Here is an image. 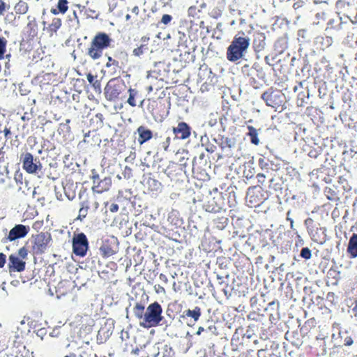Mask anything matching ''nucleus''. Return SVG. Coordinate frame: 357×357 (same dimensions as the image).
I'll use <instances>...</instances> for the list:
<instances>
[{
	"mask_svg": "<svg viewBox=\"0 0 357 357\" xmlns=\"http://www.w3.org/2000/svg\"><path fill=\"white\" fill-rule=\"evenodd\" d=\"M262 163H264V159L260 158V159L259 160V165H261V167H262Z\"/></svg>",
	"mask_w": 357,
	"mask_h": 357,
	"instance_id": "nucleus-61",
	"label": "nucleus"
},
{
	"mask_svg": "<svg viewBox=\"0 0 357 357\" xmlns=\"http://www.w3.org/2000/svg\"><path fill=\"white\" fill-rule=\"evenodd\" d=\"M234 146V140L228 137H226L222 142V148H231Z\"/></svg>",
	"mask_w": 357,
	"mask_h": 357,
	"instance_id": "nucleus-42",
	"label": "nucleus"
},
{
	"mask_svg": "<svg viewBox=\"0 0 357 357\" xmlns=\"http://www.w3.org/2000/svg\"><path fill=\"white\" fill-rule=\"evenodd\" d=\"M266 36L264 33H257L253 40V47L255 51L260 52L263 50L266 46Z\"/></svg>",
	"mask_w": 357,
	"mask_h": 357,
	"instance_id": "nucleus-24",
	"label": "nucleus"
},
{
	"mask_svg": "<svg viewBox=\"0 0 357 357\" xmlns=\"http://www.w3.org/2000/svg\"><path fill=\"white\" fill-rule=\"evenodd\" d=\"M3 132L5 138L6 139H9L11 138L10 128L5 127L4 129L3 130Z\"/></svg>",
	"mask_w": 357,
	"mask_h": 357,
	"instance_id": "nucleus-48",
	"label": "nucleus"
},
{
	"mask_svg": "<svg viewBox=\"0 0 357 357\" xmlns=\"http://www.w3.org/2000/svg\"><path fill=\"white\" fill-rule=\"evenodd\" d=\"M125 89L126 84L123 80L118 78L112 79L105 87V97L109 101H116Z\"/></svg>",
	"mask_w": 357,
	"mask_h": 357,
	"instance_id": "nucleus-6",
	"label": "nucleus"
},
{
	"mask_svg": "<svg viewBox=\"0 0 357 357\" xmlns=\"http://www.w3.org/2000/svg\"><path fill=\"white\" fill-rule=\"evenodd\" d=\"M65 357H76V355L75 354H70L68 356H66Z\"/></svg>",
	"mask_w": 357,
	"mask_h": 357,
	"instance_id": "nucleus-64",
	"label": "nucleus"
},
{
	"mask_svg": "<svg viewBox=\"0 0 357 357\" xmlns=\"http://www.w3.org/2000/svg\"><path fill=\"white\" fill-rule=\"evenodd\" d=\"M261 98L268 107H273L275 111L280 110L281 112L285 108V96L277 89L269 88L261 94Z\"/></svg>",
	"mask_w": 357,
	"mask_h": 357,
	"instance_id": "nucleus-4",
	"label": "nucleus"
},
{
	"mask_svg": "<svg viewBox=\"0 0 357 357\" xmlns=\"http://www.w3.org/2000/svg\"><path fill=\"white\" fill-rule=\"evenodd\" d=\"M14 178L17 183H22L23 180V174L22 172L19 171L16 172L15 174Z\"/></svg>",
	"mask_w": 357,
	"mask_h": 357,
	"instance_id": "nucleus-46",
	"label": "nucleus"
},
{
	"mask_svg": "<svg viewBox=\"0 0 357 357\" xmlns=\"http://www.w3.org/2000/svg\"><path fill=\"white\" fill-rule=\"evenodd\" d=\"M92 181L93 186L91 189L93 192L98 194L108 191L112 184V178L110 177H105L104 178L100 179L98 174H93Z\"/></svg>",
	"mask_w": 357,
	"mask_h": 357,
	"instance_id": "nucleus-14",
	"label": "nucleus"
},
{
	"mask_svg": "<svg viewBox=\"0 0 357 357\" xmlns=\"http://www.w3.org/2000/svg\"><path fill=\"white\" fill-rule=\"evenodd\" d=\"M30 229L29 226H25L24 225H16L13 228H12L9 234L7 236V239L9 241H13L16 239L24 238L27 235Z\"/></svg>",
	"mask_w": 357,
	"mask_h": 357,
	"instance_id": "nucleus-17",
	"label": "nucleus"
},
{
	"mask_svg": "<svg viewBox=\"0 0 357 357\" xmlns=\"http://www.w3.org/2000/svg\"><path fill=\"white\" fill-rule=\"evenodd\" d=\"M314 223V220L312 218H307L305 220V226L307 227V231H308V233L312 235V238L314 241L317 242V243H319V239H317L316 237H315V235L313 233V229H310L309 227L310 225H312V224Z\"/></svg>",
	"mask_w": 357,
	"mask_h": 357,
	"instance_id": "nucleus-37",
	"label": "nucleus"
},
{
	"mask_svg": "<svg viewBox=\"0 0 357 357\" xmlns=\"http://www.w3.org/2000/svg\"><path fill=\"white\" fill-rule=\"evenodd\" d=\"M61 26V20L59 18H54L47 27V31L50 36H52L59 29Z\"/></svg>",
	"mask_w": 357,
	"mask_h": 357,
	"instance_id": "nucleus-30",
	"label": "nucleus"
},
{
	"mask_svg": "<svg viewBox=\"0 0 357 357\" xmlns=\"http://www.w3.org/2000/svg\"><path fill=\"white\" fill-rule=\"evenodd\" d=\"M206 7V3L202 2L199 5H193L188 8V17L192 26H199L202 29L204 28V13L202 9Z\"/></svg>",
	"mask_w": 357,
	"mask_h": 357,
	"instance_id": "nucleus-9",
	"label": "nucleus"
},
{
	"mask_svg": "<svg viewBox=\"0 0 357 357\" xmlns=\"http://www.w3.org/2000/svg\"><path fill=\"white\" fill-rule=\"evenodd\" d=\"M7 5L3 0H0V16L3 15L6 12Z\"/></svg>",
	"mask_w": 357,
	"mask_h": 357,
	"instance_id": "nucleus-47",
	"label": "nucleus"
},
{
	"mask_svg": "<svg viewBox=\"0 0 357 357\" xmlns=\"http://www.w3.org/2000/svg\"><path fill=\"white\" fill-rule=\"evenodd\" d=\"M340 271H337L336 268H330L327 273L328 282L332 284H337L340 280Z\"/></svg>",
	"mask_w": 357,
	"mask_h": 357,
	"instance_id": "nucleus-29",
	"label": "nucleus"
},
{
	"mask_svg": "<svg viewBox=\"0 0 357 357\" xmlns=\"http://www.w3.org/2000/svg\"><path fill=\"white\" fill-rule=\"evenodd\" d=\"M6 256L3 252L0 253V268H3L6 264Z\"/></svg>",
	"mask_w": 357,
	"mask_h": 357,
	"instance_id": "nucleus-51",
	"label": "nucleus"
},
{
	"mask_svg": "<svg viewBox=\"0 0 357 357\" xmlns=\"http://www.w3.org/2000/svg\"><path fill=\"white\" fill-rule=\"evenodd\" d=\"M243 31L238 32L227 49V59L228 61L235 62L244 56L249 45L250 38L243 36Z\"/></svg>",
	"mask_w": 357,
	"mask_h": 357,
	"instance_id": "nucleus-2",
	"label": "nucleus"
},
{
	"mask_svg": "<svg viewBox=\"0 0 357 357\" xmlns=\"http://www.w3.org/2000/svg\"><path fill=\"white\" fill-rule=\"evenodd\" d=\"M133 312L135 316L139 319L144 320V306L141 303H136L135 305L133 307Z\"/></svg>",
	"mask_w": 357,
	"mask_h": 357,
	"instance_id": "nucleus-34",
	"label": "nucleus"
},
{
	"mask_svg": "<svg viewBox=\"0 0 357 357\" xmlns=\"http://www.w3.org/2000/svg\"><path fill=\"white\" fill-rule=\"evenodd\" d=\"M81 204L84 206L90 212H96L99 208V199L98 197L93 193L88 195L86 199L81 202Z\"/></svg>",
	"mask_w": 357,
	"mask_h": 357,
	"instance_id": "nucleus-19",
	"label": "nucleus"
},
{
	"mask_svg": "<svg viewBox=\"0 0 357 357\" xmlns=\"http://www.w3.org/2000/svg\"><path fill=\"white\" fill-rule=\"evenodd\" d=\"M273 354L268 349H260L257 352L258 357H271Z\"/></svg>",
	"mask_w": 357,
	"mask_h": 357,
	"instance_id": "nucleus-44",
	"label": "nucleus"
},
{
	"mask_svg": "<svg viewBox=\"0 0 357 357\" xmlns=\"http://www.w3.org/2000/svg\"><path fill=\"white\" fill-rule=\"evenodd\" d=\"M347 252L351 258L357 257V234H353L350 237Z\"/></svg>",
	"mask_w": 357,
	"mask_h": 357,
	"instance_id": "nucleus-23",
	"label": "nucleus"
},
{
	"mask_svg": "<svg viewBox=\"0 0 357 357\" xmlns=\"http://www.w3.org/2000/svg\"><path fill=\"white\" fill-rule=\"evenodd\" d=\"M118 249L117 238L109 236L102 240L99 250L103 258H107L116 253Z\"/></svg>",
	"mask_w": 357,
	"mask_h": 357,
	"instance_id": "nucleus-12",
	"label": "nucleus"
},
{
	"mask_svg": "<svg viewBox=\"0 0 357 357\" xmlns=\"http://www.w3.org/2000/svg\"><path fill=\"white\" fill-rule=\"evenodd\" d=\"M171 142L172 138L170 137H167L166 139L160 143V146L165 151H169V147L171 144Z\"/></svg>",
	"mask_w": 357,
	"mask_h": 357,
	"instance_id": "nucleus-41",
	"label": "nucleus"
},
{
	"mask_svg": "<svg viewBox=\"0 0 357 357\" xmlns=\"http://www.w3.org/2000/svg\"><path fill=\"white\" fill-rule=\"evenodd\" d=\"M7 40L3 37H0V60L4 58L6 52Z\"/></svg>",
	"mask_w": 357,
	"mask_h": 357,
	"instance_id": "nucleus-38",
	"label": "nucleus"
},
{
	"mask_svg": "<svg viewBox=\"0 0 357 357\" xmlns=\"http://www.w3.org/2000/svg\"><path fill=\"white\" fill-rule=\"evenodd\" d=\"M353 344V340L351 337H348L344 340V345L346 346H350Z\"/></svg>",
	"mask_w": 357,
	"mask_h": 357,
	"instance_id": "nucleus-56",
	"label": "nucleus"
},
{
	"mask_svg": "<svg viewBox=\"0 0 357 357\" xmlns=\"http://www.w3.org/2000/svg\"><path fill=\"white\" fill-rule=\"evenodd\" d=\"M191 127L185 122H179L176 126L172 128V132L174 135V139L185 140L191 135Z\"/></svg>",
	"mask_w": 357,
	"mask_h": 357,
	"instance_id": "nucleus-15",
	"label": "nucleus"
},
{
	"mask_svg": "<svg viewBox=\"0 0 357 357\" xmlns=\"http://www.w3.org/2000/svg\"><path fill=\"white\" fill-rule=\"evenodd\" d=\"M246 199L251 207H256L263 202L264 198L261 191L253 187L248 189Z\"/></svg>",
	"mask_w": 357,
	"mask_h": 357,
	"instance_id": "nucleus-16",
	"label": "nucleus"
},
{
	"mask_svg": "<svg viewBox=\"0 0 357 357\" xmlns=\"http://www.w3.org/2000/svg\"><path fill=\"white\" fill-rule=\"evenodd\" d=\"M87 80L90 84L93 86L94 90L100 93L101 91V84L100 82L96 79V77L93 76L91 73H89L86 76Z\"/></svg>",
	"mask_w": 357,
	"mask_h": 357,
	"instance_id": "nucleus-33",
	"label": "nucleus"
},
{
	"mask_svg": "<svg viewBox=\"0 0 357 357\" xmlns=\"http://www.w3.org/2000/svg\"><path fill=\"white\" fill-rule=\"evenodd\" d=\"M172 20H173V17L171 15L164 14L162 16V18H161V20L160 22L164 25H168L172 22Z\"/></svg>",
	"mask_w": 357,
	"mask_h": 357,
	"instance_id": "nucleus-43",
	"label": "nucleus"
},
{
	"mask_svg": "<svg viewBox=\"0 0 357 357\" xmlns=\"http://www.w3.org/2000/svg\"><path fill=\"white\" fill-rule=\"evenodd\" d=\"M9 174V170H8V164L3 165V167L1 169V167L0 166V175L5 176L6 177H8Z\"/></svg>",
	"mask_w": 357,
	"mask_h": 357,
	"instance_id": "nucleus-45",
	"label": "nucleus"
},
{
	"mask_svg": "<svg viewBox=\"0 0 357 357\" xmlns=\"http://www.w3.org/2000/svg\"><path fill=\"white\" fill-rule=\"evenodd\" d=\"M204 331H205V328H204V327H202V326H199V327L198 328V330H197V331L196 334H197V335H201V333H202V332H204Z\"/></svg>",
	"mask_w": 357,
	"mask_h": 357,
	"instance_id": "nucleus-57",
	"label": "nucleus"
},
{
	"mask_svg": "<svg viewBox=\"0 0 357 357\" xmlns=\"http://www.w3.org/2000/svg\"><path fill=\"white\" fill-rule=\"evenodd\" d=\"M132 13H135L136 15H137V14L139 13V11L138 6H135V7L132 8Z\"/></svg>",
	"mask_w": 357,
	"mask_h": 357,
	"instance_id": "nucleus-58",
	"label": "nucleus"
},
{
	"mask_svg": "<svg viewBox=\"0 0 357 357\" xmlns=\"http://www.w3.org/2000/svg\"><path fill=\"white\" fill-rule=\"evenodd\" d=\"M162 308L158 302L150 304L145 312L144 320L139 325L145 328L158 326L163 319Z\"/></svg>",
	"mask_w": 357,
	"mask_h": 357,
	"instance_id": "nucleus-3",
	"label": "nucleus"
},
{
	"mask_svg": "<svg viewBox=\"0 0 357 357\" xmlns=\"http://www.w3.org/2000/svg\"><path fill=\"white\" fill-rule=\"evenodd\" d=\"M20 161L22 165L23 169L28 174H34L42 172V163L29 152L22 153L20 157Z\"/></svg>",
	"mask_w": 357,
	"mask_h": 357,
	"instance_id": "nucleus-8",
	"label": "nucleus"
},
{
	"mask_svg": "<svg viewBox=\"0 0 357 357\" xmlns=\"http://www.w3.org/2000/svg\"><path fill=\"white\" fill-rule=\"evenodd\" d=\"M326 40L328 43L332 42V38L331 37H326Z\"/></svg>",
	"mask_w": 357,
	"mask_h": 357,
	"instance_id": "nucleus-63",
	"label": "nucleus"
},
{
	"mask_svg": "<svg viewBox=\"0 0 357 357\" xmlns=\"http://www.w3.org/2000/svg\"><path fill=\"white\" fill-rule=\"evenodd\" d=\"M154 89L158 90V89L154 88L153 85L150 84L146 87V90L148 93V94H150Z\"/></svg>",
	"mask_w": 357,
	"mask_h": 357,
	"instance_id": "nucleus-55",
	"label": "nucleus"
},
{
	"mask_svg": "<svg viewBox=\"0 0 357 357\" xmlns=\"http://www.w3.org/2000/svg\"><path fill=\"white\" fill-rule=\"evenodd\" d=\"M81 207L79 210V214L77 218V220H82L84 218L86 217L88 213L90 212L84 206L81 204Z\"/></svg>",
	"mask_w": 357,
	"mask_h": 357,
	"instance_id": "nucleus-39",
	"label": "nucleus"
},
{
	"mask_svg": "<svg viewBox=\"0 0 357 357\" xmlns=\"http://www.w3.org/2000/svg\"><path fill=\"white\" fill-rule=\"evenodd\" d=\"M68 1L67 0H58L57 8H52L50 11L54 15L65 14L68 9Z\"/></svg>",
	"mask_w": 357,
	"mask_h": 357,
	"instance_id": "nucleus-27",
	"label": "nucleus"
},
{
	"mask_svg": "<svg viewBox=\"0 0 357 357\" xmlns=\"http://www.w3.org/2000/svg\"><path fill=\"white\" fill-rule=\"evenodd\" d=\"M204 207L206 211L211 213H218L222 208L221 205L217 203L215 197L208 199Z\"/></svg>",
	"mask_w": 357,
	"mask_h": 357,
	"instance_id": "nucleus-26",
	"label": "nucleus"
},
{
	"mask_svg": "<svg viewBox=\"0 0 357 357\" xmlns=\"http://www.w3.org/2000/svg\"><path fill=\"white\" fill-rule=\"evenodd\" d=\"M248 135L250 137L251 143L255 145H258L259 144V139L258 138L257 130L252 126H248Z\"/></svg>",
	"mask_w": 357,
	"mask_h": 357,
	"instance_id": "nucleus-31",
	"label": "nucleus"
},
{
	"mask_svg": "<svg viewBox=\"0 0 357 357\" xmlns=\"http://www.w3.org/2000/svg\"><path fill=\"white\" fill-rule=\"evenodd\" d=\"M89 249V241L84 233L75 234L73 238V252L76 256H86Z\"/></svg>",
	"mask_w": 357,
	"mask_h": 357,
	"instance_id": "nucleus-11",
	"label": "nucleus"
},
{
	"mask_svg": "<svg viewBox=\"0 0 357 357\" xmlns=\"http://www.w3.org/2000/svg\"><path fill=\"white\" fill-rule=\"evenodd\" d=\"M137 132L139 135L138 143L142 145L153 137V132L144 126L137 128Z\"/></svg>",
	"mask_w": 357,
	"mask_h": 357,
	"instance_id": "nucleus-21",
	"label": "nucleus"
},
{
	"mask_svg": "<svg viewBox=\"0 0 357 357\" xmlns=\"http://www.w3.org/2000/svg\"><path fill=\"white\" fill-rule=\"evenodd\" d=\"M294 220H291V222H290V227L291 229H293L294 228Z\"/></svg>",
	"mask_w": 357,
	"mask_h": 357,
	"instance_id": "nucleus-62",
	"label": "nucleus"
},
{
	"mask_svg": "<svg viewBox=\"0 0 357 357\" xmlns=\"http://www.w3.org/2000/svg\"><path fill=\"white\" fill-rule=\"evenodd\" d=\"M301 257L305 259H309L312 257L311 250L308 248H303L301 254Z\"/></svg>",
	"mask_w": 357,
	"mask_h": 357,
	"instance_id": "nucleus-40",
	"label": "nucleus"
},
{
	"mask_svg": "<svg viewBox=\"0 0 357 357\" xmlns=\"http://www.w3.org/2000/svg\"><path fill=\"white\" fill-rule=\"evenodd\" d=\"M29 6L26 1L20 0L14 6V10L17 15H24L29 10Z\"/></svg>",
	"mask_w": 357,
	"mask_h": 357,
	"instance_id": "nucleus-28",
	"label": "nucleus"
},
{
	"mask_svg": "<svg viewBox=\"0 0 357 357\" xmlns=\"http://www.w3.org/2000/svg\"><path fill=\"white\" fill-rule=\"evenodd\" d=\"M114 56L116 59L109 56L105 66L107 68L114 67L115 70H121L128 62V54L126 51L121 50L117 52Z\"/></svg>",
	"mask_w": 357,
	"mask_h": 357,
	"instance_id": "nucleus-13",
	"label": "nucleus"
},
{
	"mask_svg": "<svg viewBox=\"0 0 357 357\" xmlns=\"http://www.w3.org/2000/svg\"><path fill=\"white\" fill-rule=\"evenodd\" d=\"M158 1L162 7L171 6V3L172 1V0H158ZM146 1H148L149 3H154V6H152V8H151V10L153 12H155L158 10V8L157 6V0H145V2H146Z\"/></svg>",
	"mask_w": 357,
	"mask_h": 357,
	"instance_id": "nucleus-36",
	"label": "nucleus"
},
{
	"mask_svg": "<svg viewBox=\"0 0 357 357\" xmlns=\"http://www.w3.org/2000/svg\"><path fill=\"white\" fill-rule=\"evenodd\" d=\"M119 205L117 204H115V203H113L110 205L109 206V211L112 212V213H116L119 211Z\"/></svg>",
	"mask_w": 357,
	"mask_h": 357,
	"instance_id": "nucleus-53",
	"label": "nucleus"
},
{
	"mask_svg": "<svg viewBox=\"0 0 357 357\" xmlns=\"http://www.w3.org/2000/svg\"><path fill=\"white\" fill-rule=\"evenodd\" d=\"M146 102V108L149 112L151 113L154 118L158 117L160 115V107L162 106L161 100L159 98H148Z\"/></svg>",
	"mask_w": 357,
	"mask_h": 357,
	"instance_id": "nucleus-18",
	"label": "nucleus"
},
{
	"mask_svg": "<svg viewBox=\"0 0 357 357\" xmlns=\"http://www.w3.org/2000/svg\"><path fill=\"white\" fill-rule=\"evenodd\" d=\"M257 178L259 183L264 184L266 176L263 174L259 173L257 174Z\"/></svg>",
	"mask_w": 357,
	"mask_h": 357,
	"instance_id": "nucleus-52",
	"label": "nucleus"
},
{
	"mask_svg": "<svg viewBox=\"0 0 357 357\" xmlns=\"http://www.w3.org/2000/svg\"><path fill=\"white\" fill-rule=\"evenodd\" d=\"M27 19L29 22L22 31L20 47L21 48H24L26 50H31L32 49L31 43L38 36V26L35 17L28 16Z\"/></svg>",
	"mask_w": 357,
	"mask_h": 357,
	"instance_id": "nucleus-5",
	"label": "nucleus"
},
{
	"mask_svg": "<svg viewBox=\"0 0 357 357\" xmlns=\"http://www.w3.org/2000/svg\"><path fill=\"white\" fill-rule=\"evenodd\" d=\"M290 211H288L287 213V220L289 222V223L291 222V220H293L292 218H289V215H290Z\"/></svg>",
	"mask_w": 357,
	"mask_h": 357,
	"instance_id": "nucleus-59",
	"label": "nucleus"
},
{
	"mask_svg": "<svg viewBox=\"0 0 357 357\" xmlns=\"http://www.w3.org/2000/svg\"><path fill=\"white\" fill-rule=\"evenodd\" d=\"M159 278L160 280L163 282L164 283H167L168 282V278L167 277L163 274V273H160V275H159Z\"/></svg>",
	"mask_w": 357,
	"mask_h": 357,
	"instance_id": "nucleus-54",
	"label": "nucleus"
},
{
	"mask_svg": "<svg viewBox=\"0 0 357 357\" xmlns=\"http://www.w3.org/2000/svg\"><path fill=\"white\" fill-rule=\"evenodd\" d=\"M202 314V310L199 307L196 306L193 310L188 309L183 312V317H191L194 321H197Z\"/></svg>",
	"mask_w": 357,
	"mask_h": 357,
	"instance_id": "nucleus-25",
	"label": "nucleus"
},
{
	"mask_svg": "<svg viewBox=\"0 0 357 357\" xmlns=\"http://www.w3.org/2000/svg\"><path fill=\"white\" fill-rule=\"evenodd\" d=\"M140 40L142 44L139 47L135 48L132 51V54L135 56H140L149 50V42L150 40V38L147 36H144L141 38Z\"/></svg>",
	"mask_w": 357,
	"mask_h": 357,
	"instance_id": "nucleus-22",
	"label": "nucleus"
},
{
	"mask_svg": "<svg viewBox=\"0 0 357 357\" xmlns=\"http://www.w3.org/2000/svg\"><path fill=\"white\" fill-rule=\"evenodd\" d=\"M112 39L105 32L97 33L86 49V55L92 60H98L103 55L104 50L110 47Z\"/></svg>",
	"mask_w": 357,
	"mask_h": 357,
	"instance_id": "nucleus-1",
	"label": "nucleus"
},
{
	"mask_svg": "<svg viewBox=\"0 0 357 357\" xmlns=\"http://www.w3.org/2000/svg\"><path fill=\"white\" fill-rule=\"evenodd\" d=\"M216 327L214 324L208 326L206 328H205L206 332H211L212 334H216Z\"/></svg>",
	"mask_w": 357,
	"mask_h": 357,
	"instance_id": "nucleus-50",
	"label": "nucleus"
},
{
	"mask_svg": "<svg viewBox=\"0 0 357 357\" xmlns=\"http://www.w3.org/2000/svg\"><path fill=\"white\" fill-rule=\"evenodd\" d=\"M73 289L72 284L68 280H61L56 287V294L58 298L65 296L68 294Z\"/></svg>",
	"mask_w": 357,
	"mask_h": 357,
	"instance_id": "nucleus-20",
	"label": "nucleus"
},
{
	"mask_svg": "<svg viewBox=\"0 0 357 357\" xmlns=\"http://www.w3.org/2000/svg\"><path fill=\"white\" fill-rule=\"evenodd\" d=\"M129 97L127 100L128 104L134 107L137 106L136 98L138 96L139 91L136 89L130 88L128 89Z\"/></svg>",
	"mask_w": 357,
	"mask_h": 357,
	"instance_id": "nucleus-32",
	"label": "nucleus"
},
{
	"mask_svg": "<svg viewBox=\"0 0 357 357\" xmlns=\"http://www.w3.org/2000/svg\"><path fill=\"white\" fill-rule=\"evenodd\" d=\"M28 250L22 247L18 250L17 255L12 254L8 257V267L10 272H22L25 270L26 262L23 260L27 257Z\"/></svg>",
	"mask_w": 357,
	"mask_h": 357,
	"instance_id": "nucleus-7",
	"label": "nucleus"
},
{
	"mask_svg": "<svg viewBox=\"0 0 357 357\" xmlns=\"http://www.w3.org/2000/svg\"><path fill=\"white\" fill-rule=\"evenodd\" d=\"M146 184L148 185L149 190L151 191H157L161 187L160 182L151 177L148 178Z\"/></svg>",
	"mask_w": 357,
	"mask_h": 357,
	"instance_id": "nucleus-35",
	"label": "nucleus"
},
{
	"mask_svg": "<svg viewBox=\"0 0 357 357\" xmlns=\"http://www.w3.org/2000/svg\"><path fill=\"white\" fill-rule=\"evenodd\" d=\"M154 289L157 294H165V292H166L165 289L160 284H155L154 286Z\"/></svg>",
	"mask_w": 357,
	"mask_h": 357,
	"instance_id": "nucleus-49",
	"label": "nucleus"
},
{
	"mask_svg": "<svg viewBox=\"0 0 357 357\" xmlns=\"http://www.w3.org/2000/svg\"><path fill=\"white\" fill-rule=\"evenodd\" d=\"M353 311L357 313V301H355V306L353 308Z\"/></svg>",
	"mask_w": 357,
	"mask_h": 357,
	"instance_id": "nucleus-60",
	"label": "nucleus"
},
{
	"mask_svg": "<svg viewBox=\"0 0 357 357\" xmlns=\"http://www.w3.org/2000/svg\"><path fill=\"white\" fill-rule=\"evenodd\" d=\"M33 238L32 252L36 255L44 253L52 241L51 234L47 232H40L33 236Z\"/></svg>",
	"mask_w": 357,
	"mask_h": 357,
	"instance_id": "nucleus-10",
	"label": "nucleus"
}]
</instances>
